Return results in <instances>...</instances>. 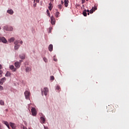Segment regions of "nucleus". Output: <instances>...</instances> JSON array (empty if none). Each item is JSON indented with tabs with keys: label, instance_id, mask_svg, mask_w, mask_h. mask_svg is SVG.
I'll use <instances>...</instances> for the list:
<instances>
[{
	"label": "nucleus",
	"instance_id": "obj_1",
	"mask_svg": "<svg viewBox=\"0 0 129 129\" xmlns=\"http://www.w3.org/2000/svg\"><path fill=\"white\" fill-rule=\"evenodd\" d=\"M48 92H49V89H48V88L47 87H45L44 88L43 90V89L41 90V94L42 96H44V94L45 96L48 95Z\"/></svg>",
	"mask_w": 129,
	"mask_h": 129
},
{
	"label": "nucleus",
	"instance_id": "obj_2",
	"mask_svg": "<svg viewBox=\"0 0 129 129\" xmlns=\"http://www.w3.org/2000/svg\"><path fill=\"white\" fill-rule=\"evenodd\" d=\"M107 108L108 109V112H112V113L115 112V109L112 105H111L110 106H109Z\"/></svg>",
	"mask_w": 129,
	"mask_h": 129
},
{
	"label": "nucleus",
	"instance_id": "obj_3",
	"mask_svg": "<svg viewBox=\"0 0 129 129\" xmlns=\"http://www.w3.org/2000/svg\"><path fill=\"white\" fill-rule=\"evenodd\" d=\"M30 94H31V93H30V91H26L24 92V95L25 96V98L26 99H29V98H30Z\"/></svg>",
	"mask_w": 129,
	"mask_h": 129
},
{
	"label": "nucleus",
	"instance_id": "obj_4",
	"mask_svg": "<svg viewBox=\"0 0 129 129\" xmlns=\"http://www.w3.org/2000/svg\"><path fill=\"white\" fill-rule=\"evenodd\" d=\"M23 60H20V62L19 61H16L15 62L14 65L15 67L17 69L20 68L21 67V62H22Z\"/></svg>",
	"mask_w": 129,
	"mask_h": 129
},
{
	"label": "nucleus",
	"instance_id": "obj_5",
	"mask_svg": "<svg viewBox=\"0 0 129 129\" xmlns=\"http://www.w3.org/2000/svg\"><path fill=\"white\" fill-rule=\"evenodd\" d=\"M3 29L4 30H6V31H13V30H14V28H13V27H8V26H5V27H4Z\"/></svg>",
	"mask_w": 129,
	"mask_h": 129
},
{
	"label": "nucleus",
	"instance_id": "obj_6",
	"mask_svg": "<svg viewBox=\"0 0 129 129\" xmlns=\"http://www.w3.org/2000/svg\"><path fill=\"white\" fill-rule=\"evenodd\" d=\"M50 21H51V24L55 25L56 20H55V18H54V16H52L50 17Z\"/></svg>",
	"mask_w": 129,
	"mask_h": 129
},
{
	"label": "nucleus",
	"instance_id": "obj_7",
	"mask_svg": "<svg viewBox=\"0 0 129 129\" xmlns=\"http://www.w3.org/2000/svg\"><path fill=\"white\" fill-rule=\"evenodd\" d=\"M97 10V8L96 7H92L91 10L90 11V14H93V12H95Z\"/></svg>",
	"mask_w": 129,
	"mask_h": 129
},
{
	"label": "nucleus",
	"instance_id": "obj_8",
	"mask_svg": "<svg viewBox=\"0 0 129 129\" xmlns=\"http://www.w3.org/2000/svg\"><path fill=\"white\" fill-rule=\"evenodd\" d=\"M45 121H46V119L45 118V116H41L40 117V122L41 123H45Z\"/></svg>",
	"mask_w": 129,
	"mask_h": 129
},
{
	"label": "nucleus",
	"instance_id": "obj_9",
	"mask_svg": "<svg viewBox=\"0 0 129 129\" xmlns=\"http://www.w3.org/2000/svg\"><path fill=\"white\" fill-rule=\"evenodd\" d=\"M2 122L4 124H5V125L7 126V127H8V128L9 129L11 128V127H10V124H9V122H8V121H3Z\"/></svg>",
	"mask_w": 129,
	"mask_h": 129
},
{
	"label": "nucleus",
	"instance_id": "obj_10",
	"mask_svg": "<svg viewBox=\"0 0 129 129\" xmlns=\"http://www.w3.org/2000/svg\"><path fill=\"white\" fill-rule=\"evenodd\" d=\"M10 69H11V70H12L13 72H16V71H17V69L15 68L13 65L10 66Z\"/></svg>",
	"mask_w": 129,
	"mask_h": 129
},
{
	"label": "nucleus",
	"instance_id": "obj_11",
	"mask_svg": "<svg viewBox=\"0 0 129 129\" xmlns=\"http://www.w3.org/2000/svg\"><path fill=\"white\" fill-rule=\"evenodd\" d=\"M0 40L3 43H4L5 44H6L7 42H8V41H7V39L4 37H0Z\"/></svg>",
	"mask_w": 129,
	"mask_h": 129
},
{
	"label": "nucleus",
	"instance_id": "obj_12",
	"mask_svg": "<svg viewBox=\"0 0 129 129\" xmlns=\"http://www.w3.org/2000/svg\"><path fill=\"white\" fill-rule=\"evenodd\" d=\"M48 50L50 52H52L53 51V45L50 44L48 46Z\"/></svg>",
	"mask_w": 129,
	"mask_h": 129
},
{
	"label": "nucleus",
	"instance_id": "obj_13",
	"mask_svg": "<svg viewBox=\"0 0 129 129\" xmlns=\"http://www.w3.org/2000/svg\"><path fill=\"white\" fill-rule=\"evenodd\" d=\"M10 124L13 129H16V124L15 123L10 122Z\"/></svg>",
	"mask_w": 129,
	"mask_h": 129
},
{
	"label": "nucleus",
	"instance_id": "obj_14",
	"mask_svg": "<svg viewBox=\"0 0 129 129\" xmlns=\"http://www.w3.org/2000/svg\"><path fill=\"white\" fill-rule=\"evenodd\" d=\"M48 9L49 11H52V9H53V5L52 4V3H50L49 4Z\"/></svg>",
	"mask_w": 129,
	"mask_h": 129
},
{
	"label": "nucleus",
	"instance_id": "obj_15",
	"mask_svg": "<svg viewBox=\"0 0 129 129\" xmlns=\"http://www.w3.org/2000/svg\"><path fill=\"white\" fill-rule=\"evenodd\" d=\"M68 4H69V1L64 0V6L66 8H67V7H68Z\"/></svg>",
	"mask_w": 129,
	"mask_h": 129
},
{
	"label": "nucleus",
	"instance_id": "obj_16",
	"mask_svg": "<svg viewBox=\"0 0 129 129\" xmlns=\"http://www.w3.org/2000/svg\"><path fill=\"white\" fill-rule=\"evenodd\" d=\"M7 13L10 14V15H13V14H14V11H13L12 9H10L7 11Z\"/></svg>",
	"mask_w": 129,
	"mask_h": 129
},
{
	"label": "nucleus",
	"instance_id": "obj_17",
	"mask_svg": "<svg viewBox=\"0 0 129 129\" xmlns=\"http://www.w3.org/2000/svg\"><path fill=\"white\" fill-rule=\"evenodd\" d=\"M31 112L32 113H36L37 112V110H36V108L32 107L31 108Z\"/></svg>",
	"mask_w": 129,
	"mask_h": 129
},
{
	"label": "nucleus",
	"instance_id": "obj_18",
	"mask_svg": "<svg viewBox=\"0 0 129 129\" xmlns=\"http://www.w3.org/2000/svg\"><path fill=\"white\" fill-rule=\"evenodd\" d=\"M6 77H9L11 76V73L10 72L8 71L7 73L5 75Z\"/></svg>",
	"mask_w": 129,
	"mask_h": 129
},
{
	"label": "nucleus",
	"instance_id": "obj_19",
	"mask_svg": "<svg viewBox=\"0 0 129 129\" xmlns=\"http://www.w3.org/2000/svg\"><path fill=\"white\" fill-rule=\"evenodd\" d=\"M14 41H15V37H12L9 40V43H12V42H14Z\"/></svg>",
	"mask_w": 129,
	"mask_h": 129
},
{
	"label": "nucleus",
	"instance_id": "obj_20",
	"mask_svg": "<svg viewBox=\"0 0 129 129\" xmlns=\"http://www.w3.org/2000/svg\"><path fill=\"white\" fill-rule=\"evenodd\" d=\"M83 16H84V17H87V13H86V10H85L83 12Z\"/></svg>",
	"mask_w": 129,
	"mask_h": 129
},
{
	"label": "nucleus",
	"instance_id": "obj_21",
	"mask_svg": "<svg viewBox=\"0 0 129 129\" xmlns=\"http://www.w3.org/2000/svg\"><path fill=\"white\" fill-rule=\"evenodd\" d=\"M14 48H15V50H18V49H19V48H20V45H19L18 44L15 45L14 46Z\"/></svg>",
	"mask_w": 129,
	"mask_h": 129
},
{
	"label": "nucleus",
	"instance_id": "obj_22",
	"mask_svg": "<svg viewBox=\"0 0 129 129\" xmlns=\"http://www.w3.org/2000/svg\"><path fill=\"white\" fill-rule=\"evenodd\" d=\"M26 72H30V71H31V69L29 67H27L26 68Z\"/></svg>",
	"mask_w": 129,
	"mask_h": 129
},
{
	"label": "nucleus",
	"instance_id": "obj_23",
	"mask_svg": "<svg viewBox=\"0 0 129 129\" xmlns=\"http://www.w3.org/2000/svg\"><path fill=\"white\" fill-rule=\"evenodd\" d=\"M59 15H60V13L57 12L55 13V17L56 18H59Z\"/></svg>",
	"mask_w": 129,
	"mask_h": 129
},
{
	"label": "nucleus",
	"instance_id": "obj_24",
	"mask_svg": "<svg viewBox=\"0 0 129 129\" xmlns=\"http://www.w3.org/2000/svg\"><path fill=\"white\" fill-rule=\"evenodd\" d=\"M0 104L1 105H5V102H4V101L3 100H0Z\"/></svg>",
	"mask_w": 129,
	"mask_h": 129
},
{
	"label": "nucleus",
	"instance_id": "obj_25",
	"mask_svg": "<svg viewBox=\"0 0 129 129\" xmlns=\"http://www.w3.org/2000/svg\"><path fill=\"white\" fill-rule=\"evenodd\" d=\"M7 80V79L6 78H3L2 79H1V81L2 82H3V83L5 82V81H6Z\"/></svg>",
	"mask_w": 129,
	"mask_h": 129
},
{
	"label": "nucleus",
	"instance_id": "obj_26",
	"mask_svg": "<svg viewBox=\"0 0 129 129\" xmlns=\"http://www.w3.org/2000/svg\"><path fill=\"white\" fill-rule=\"evenodd\" d=\"M20 58L21 59H25V55H20Z\"/></svg>",
	"mask_w": 129,
	"mask_h": 129
},
{
	"label": "nucleus",
	"instance_id": "obj_27",
	"mask_svg": "<svg viewBox=\"0 0 129 129\" xmlns=\"http://www.w3.org/2000/svg\"><path fill=\"white\" fill-rule=\"evenodd\" d=\"M3 71L0 70V77H3Z\"/></svg>",
	"mask_w": 129,
	"mask_h": 129
},
{
	"label": "nucleus",
	"instance_id": "obj_28",
	"mask_svg": "<svg viewBox=\"0 0 129 129\" xmlns=\"http://www.w3.org/2000/svg\"><path fill=\"white\" fill-rule=\"evenodd\" d=\"M54 79H55V78L54 77V76H50V80H54Z\"/></svg>",
	"mask_w": 129,
	"mask_h": 129
},
{
	"label": "nucleus",
	"instance_id": "obj_29",
	"mask_svg": "<svg viewBox=\"0 0 129 129\" xmlns=\"http://www.w3.org/2000/svg\"><path fill=\"white\" fill-rule=\"evenodd\" d=\"M58 8L59 9V10H61L62 9V5H58Z\"/></svg>",
	"mask_w": 129,
	"mask_h": 129
},
{
	"label": "nucleus",
	"instance_id": "obj_30",
	"mask_svg": "<svg viewBox=\"0 0 129 129\" xmlns=\"http://www.w3.org/2000/svg\"><path fill=\"white\" fill-rule=\"evenodd\" d=\"M56 88L57 90H59L60 91V89H61L60 88V86H57Z\"/></svg>",
	"mask_w": 129,
	"mask_h": 129
},
{
	"label": "nucleus",
	"instance_id": "obj_31",
	"mask_svg": "<svg viewBox=\"0 0 129 129\" xmlns=\"http://www.w3.org/2000/svg\"><path fill=\"white\" fill-rule=\"evenodd\" d=\"M15 45H18V44H19V41H15L14 42Z\"/></svg>",
	"mask_w": 129,
	"mask_h": 129
},
{
	"label": "nucleus",
	"instance_id": "obj_32",
	"mask_svg": "<svg viewBox=\"0 0 129 129\" xmlns=\"http://www.w3.org/2000/svg\"><path fill=\"white\" fill-rule=\"evenodd\" d=\"M47 13L48 17H50V13H49V10H47Z\"/></svg>",
	"mask_w": 129,
	"mask_h": 129
},
{
	"label": "nucleus",
	"instance_id": "obj_33",
	"mask_svg": "<svg viewBox=\"0 0 129 129\" xmlns=\"http://www.w3.org/2000/svg\"><path fill=\"white\" fill-rule=\"evenodd\" d=\"M0 90H4V87L2 86H0Z\"/></svg>",
	"mask_w": 129,
	"mask_h": 129
},
{
	"label": "nucleus",
	"instance_id": "obj_34",
	"mask_svg": "<svg viewBox=\"0 0 129 129\" xmlns=\"http://www.w3.org/2000/svg\"><path fill=\"white\" fill-rule=\"evenodd\" d=\"M32 115H33V116H36V115H37V113H32Z\"/></svg>",
	"mask_w": 129,
	"mask_h": 129
},
{
	"label": "nucleus",
	"instance_id": "obj_35",
	"mask_svg": "<svg viewBox=\"0 0 129 129\" xmlns=\"http://www.w3.org/2000/svg\"><path fill=\"white\" fill-rule=\"evenodd\" d=\"M54 61H55V62H57V61H58V60L57 59V58H55V57L53 58Z\"/></svg>",
	"mask_w": 129,
	"mask_h": 129
},
{
	"label": "nucleus",
	"instance_id": "obj_36",
	"mask_svg": "<svg viewBox=\"0 0 129 129\" xmlns=\"http://www.w3.org/2000/svg\"><path fill=\"white\" fill-rule=\"evenodd\" d=\"M4 84V83L3 82H2V81L1 80L0 81V85H3Z\"/></svg>",
	"mask_w": 129,
	"mask_h": 129
},
{
	"label": "nucleus",
	"instance_id": "obj_37",
	"mask_svg": "<svg viewBox=\"0 0 129 129\" xmlns=\"http://www.w3.org/2000/svg\"><path fill=\"white\" fill-rule=\"evenodd\" d=\"M43 60L44 61L47 62V58L44 57V58H43Z\"/></svg>",
	"mask_w": 129,
	"mask_h": 129
},
{
	"label": "nucleus",
	"instance_id": "obj_38",
	"mask_svg": "<svg viewBox=\"0 0 129 129\" xmlns=\"http://www.w3.org/2000/svg\"><path fill=\"white\" fill-rule=\"evenodd\" d=\"M36 6H37V3L33 5V7H34V8H36Z\"/></svg>",
	"mask_w": 129,
	"mask_h": 129
},
{
	"label": "nucleus",
	"instance_id": "obj_39",
	"mask_svg": "<svg viewBox=\"0 0 129 129\" xmlns=\"http://www.w3.org/2000/svg\"><path fill=\"white\" fill-rule=\"evenodd\" d=\"M44 129H49V128H48V127L44 126Z\"/></svg>",
	"mask_w": 129,
	"mask_h": 129
},
{
	"label": "nucleus",
	"instance_id": "obj_40",
	"mask_svg": "<svg viewBox=\"0 0 129 129\" xmlns=\"http://www.w3.org/2000/svg\"><path fill=\"white\" fill-rule=\"evenodd\" d=\"M35 1H36V3H39V0H34V3H35Z\"/></svg>",
	"mask_w": 129,
	"mask_h": 129
},
{
	"label": "nucleus",
	"instance_id": "obj_41",
	"mask_svg": "<svg viewBox=\"0 0 129 129\" xmlns=\"http://www.w3.org/2000/svg\"><path fill=\"white\" fill-rule=\"evenodd\" d=\"M61 5H64V2H63V1H61Z\"/></svg>",
	"mask_w": 129,
	"mask_h": 129
},
{
	"label": "nucleus",
	"instance_id": "obj_42",
	"mask_svg": "<svg viewBox=\"0 0 129 129\" xmlns=\"http://www.w3.org/2000/svg\"><path fill=\"white\" fill-rule=\"evenodd\" d=\"M0 69H3V67L2 66V64H0Z\"/></svg>",
	"mask_w": 129,
	"mask_h": 129
},
{
	"label": "nucleus",
	"instance_id": "obj_43",
	"mask_svg": "<svg viewBox=\"0 0 129 129\" xmlns=\"http://www.w3.org/2000/svg\"><path fill=\"white\" fill-rule=\"evenodd\" d=\"M23 129H27V127H25L24 126L23 127Z\"/></svg>",
	"mask_w": 129,
	"mask_h": 129
},
{
	"label": "nucleus",
	"instance_id": "obj_44",
	"mask_svg": "<svg viewBox=\"0 0 129 129\" xmlns=\"http://www.w3.org/2000/svg\"><path fill=\"white\" fill-rule=\"evenodd\" d=\"M86 12H87V13H89V10H87V11H86Z\"/></svg>",
	"mask_w": 129,
	"mask_h": 129
},
{
	"label": "nucleus",
	"instance_id": "obj_45",
	"mask_svg": "<svg viewBox=\"0 0 129 129\" xmlns=\"http://www.w3.org/2000/svg\"><path fill=\"white\" fill-rule=\"evenodd\" d=\"M20 44H23V41H20Z\"/></svg>",
	"mask_w": 129,
	"mask_h": 129
},
{
	"label": "nucleus",
	"instance_id": "obj_46",
	"mask_svg": "<svg viewBox=\"0 0 129 129\" xmlns=\"http://www.w3.org/2000/svg\"><path fill=\"white\" fill-rule=\"evenodd\" d=\"M0 129H3V128H2V126H1V125H0Z\"/></svg>",
	"mask_w": 129,
	"mask_h": 129
},
{
	"label": "nucleus",
	"instance_id": "obj_47",
	"mask_svg": "<svg viewBox=\"0 0 129 129\" xmlns=\"http://www.w3.org/2000/svg\"><path fill=\"white\" fill-rule=\"evenodd\" d=\"M82 4H84V2H83L82 3Z\"/></svg>",
	"mask_w": 129,
	"mask_h": 129
},
{
	"label": "nucleus",
	"instance_id": "obj_48",
	"mask_svg": "<svg viewBox=\"0 0 129 129\" xmlns=\"http://www.w3.org/2000/svg\"><path fill=\"white\" fill-rule=\"evenodd\" d=\"M8 110H9V109H6V111H8Z\"/></svg>",
	"mask_w": 129,
	"mask_h": 129
},
{
	"label": "nucleus",
	"instance_id": "obj_49",
	"mask_svg": "<svg viewBox=\"0 0 129 129\" xmlns=\"http://www.w3.org/2000/svg\"><path fill=\"white\" fill-rule=\"evenodd\" d=\"M2 29V27H1V26H0V30H1Z\"/></svg>",
	"mask_w": 129,
	"mask_h": 129
},
{
	"label": "nucleus",
	"instance_id": "obj_50",
	"mask_svg": "<svg viewBox=\"0 0 129 129\" xmlns=\"http://www.w3.org/2000/svg\"><path fill=\"white\" fill-rule=\"evenodd\" d=\"M88 16H89V13H88Z\"/></svg>",
	"mask_w": 129,
	"mask_h": 129
},
{
	"label": "nucleus",
	"instance_id": "obj_51",
	"mask_svg": "<svg viewBox=\"0 0 129 129\" xmlns=\"http://www.w3.org/2000/svg\"><path fill=\"white\" fill-rule=\"evenodd\" d=\"M52 2H53L54 0H51Z\"/></svg>",
	"mask_w": 129,
	"mask_h": 129
},
{
	"label": "nucleus",
	"instance_id": "obj_52",
	"mask_svg": "<svg viewBox=\"0 0 129 129\" xmlns=\"http://www.w3.org/2000/svg\"><path fill=\"white\" fill-rule=\"evenodd\" d=\"M28 129H31V128H28Z\"/></svg>",
	"mask_w": 129,
	"mask_h": 129
},
{
	"label": "nucleus",
	"instance_id": "obj_53",
	"mask_svg": "<svg viewBox=\"0 0 129 129\" xmlns=\"http://www.w3.org/2000/svg\"><path fill=\"white\" fill-rule=\"evenodd\" d=\"M87 2H88V0H86Z\"/></svg>",
	"mask_w": 129,
	"mask_h": 129
}]
</instances>
